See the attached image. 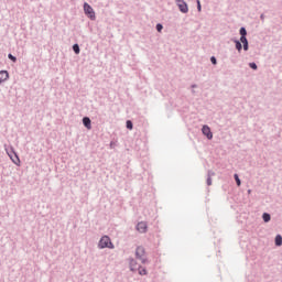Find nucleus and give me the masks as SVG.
Listing matches in <instances>:
<instances>
[{
    "label": "nucleus",
    "instance_id": "obj_1",
    "mask_svg": "<svg viewBox=\"0 0 282 282\" xmlns=\"http://www.w3.org/2000/svg\"><path fill=\"white\" fill-rule=\"evenodd\" d=\"M99 248H110L113 249V243L109 236H104L99 241Z\"/></svg>",
    "mask_w": 282,
    "mask_h": 282
},
{
    "label": "nucleus",
    "instance_id": "obj_2",
    "mask_svg": "<svg viewBox=\"0 0 282 282\" xmlns=\"http://www.w3.org/2000/svg\"><path fill=\"white\" fill-rule=\"evenodd\" d=\"M84 11L88 19H91L93 21L94 19H96V12H94V8H91L89 3L87 2L84 3Z\"/></svg>",
    "mask_w": 282,
    "mask_h": 282
},
{
    "label": "nucleus",
    "instance_id": "obj_3",
    "mask_svg": "<svg viewBox=\"0 0 282 282\" xmlns=\"http://www.w3.org/2000/svg\"><path fill=\"white\" fill-rule=\"evenodd\" d=\"M246 34H248V32L246 31V28H241L240 29V42L243 44V50L245 52H248V39H246Z\"/></svg>",
    "mask_w": 282,
    "mask_h": 282
},
{
    "label": "nucleus",
    "instance_id": "obj_4",
    "mask_svg": "<svg viewBox=\"0 0 282 282\" xmlns=\"http://www.w3.org/2000/svg\"><path fill=\"white\" fill-rule=\"evenodd\" d=\"M176 4L183 14H186L188 12V4L185 3L184 0H176Z\"/></svg>",
    "mask_w": 282,
    "mask_h": 282
},
{
    "label": "nucleus",
    "instance_id": "obj_5",
    "mask_svg": "<svg viewBox=\"0 0 282 282\" xmlns=\"http://www.w3.org/2000/svg\"><path fill=\"white\" fill-rule=\"evenodd\" d=\"M144 253H145V251H144L143 247L137 248L135 256L138 259H141L142 263L147 262V260L144 259Z\"/></svg>",
    "mask_w": 282,
    "mask_h": 282
},
{
    "label": "nucleus",
    "instance_id": "obj_6",
    "mask_svg": "<svg viewBox=\"0 0 282 282\" xmlns=\"http://www.w3.org/2000/svg\"><path fill=\"white\" fill-rule=\"evenodd\" d=\"M202 131L203 135H206L207 140H213V132L210 131V127L204 126Z\"/></svg>",
    "mask_w": 282,
    "mask_h": 282
},
{
    "label": "nucleus",
    "instance_id": "obj_7",
    "mask_svg": "<svg viewBox=\"0 0 282 282\" xmlns=\"http://www.w3.org/2000/svg\"><path fill=\"white\" fill-rule=\"evenodd\" d=\"M8 78H10L8 70H0V84L6 83Z\"/></svg>",
    "mask_w": 282,
    "mask_h": 282
},
{
    "label": "nucleus",
    "instance_id": "obj_8",
    "mask_svg": "<svg viewBox=\"0 0 282 282\" xmlns=\"http://www.w3.org/2000/svg\"><path fill=\"white\" fill-rule=\"evenodd\" d=\"M147 223H144V221H141V223H139L138 225H137V230L139 231V232H147Z\"/></svg>",
    "mask_w": 282,
    "mask_h": 282
},
{
    "label": "nucleus",
    "instance_id": "obj_9",
    "mask_svg": "<svg viewBox=\"0 0 282 282\" xmlns=\"http://www.w3.org/2000/svg\"><path fill=\"white\" fill-rule=\"evenodd\" d=\"M83 123L86 127V129H91V119H89V117H85L83 119Z\"/></svg>",
    "mask_w": 282,
    "mask_h": 282
},
{
    "label": "nucleus",
    "instance_id": "obj_10",
    "mask_svg": "<svg viewBox=\"0 0 282 282\" xmlns=\"http://www.w3.org/2000/svg\"><path fill=\"white\" fill-rule=\"evenodd\" d=\"M262 219H263V221H264L265 224H268V221H270V219H271L270 214L264 213V214L262 215Z\"/></svg>",
    "mask_w": 282,
    "mask_h": 282
},
{
    "label": "nucleus",
    "instance_id": "obj_11",
    "mask_svg": "<svg viewBox=\"0 0 282 282\" xmlns=\"http://www.w3.org/2000/svg\"><path fill=\"white\" fill-rule=\"evenodd\" d=\"M275 246H282V237H281V235H278L275 237Z\"/></svg>",
    "mask_w": 282,
    "mask_h": 282
},
{
    "label": "nucleus",
    "instance_id": "obj_12",
    "mask_svg": "<svg viewBox=\"0 0 282 282\" xmlns=\"http://www.w3.org/2000/svg\"><path fill=\"white\" fill-rule=\"evenodd\" d=\"M73 50H74L75 54H80V46H78V44H75L73 46Z\"/></svg>",
    "mask_w": 282,
    "mask_h": 282
},
{
    "label": "nucleus",
    "instance_id": "obj_13",
    "mask_svg": "<svg viewBox=\"0 0 282 282\" xmlns=\"http://www.w3.org/2000/svg\"><path fill=\"white\" fill-rule=\"evenodd\" d=\"M241 48H242L241 42L236 41V50H238V52H241Z\"/></svg>",
    "mask_w": 282,
    "mask_h": 282
},
{
    "label": "nucleus",
    "instance_id": "obj_14",
    "mask_svg": "<svg viewBox=\"0 0 282 282\" xmlns=\"http://www.w3.org/2000/svg\"><path fill=\"white\" fill-rule=\"evenodd\" d=\"M235 180H236L237 186H241V180H239V175L235 174Z\"/></svg>",
    "mask_w": 282,
    "mask_h": 282
},
{
    "label": "nucleus",
    "instance_id": "obj_15",
    "mask_svg": "<svg viewBox=\"0 0 282 282\" xmlns=\"http://www.w3.org/2000/svg\"><path fill=\"white\" fill-rule=\"evenodd\" d=\"M139 274H141V276H144L147 274V269L139 268Z\"/></svg>",
    "mask_w": 282,
    "mask_h": 282
},
{
    "label": "nucleus",
    "instance_id": "obj_16",
    "mask_svg": "<svg viewBox=\"0 0 282 282\" xmlns=\"http://www.w3.org/2000/svg\"><path fill=\"white\" fill-rule=\"evenodd\" d=\"M127 129H133V122H131V120L127 121Z\"/></svg>",
    "mask_w": 282,
    "mask_h": 282
},
{
    "label": "nucleus",
    "instance_id": "obj_17",
    "mask_svg": "<svg viewBox=\"0 0 282 282\" xmlns=\"http://www.w3.org/2000/svg\"><path fill=\"white\" fill-rule=\"evenodd\" d=\"M8 58H10V61H12L13 63H17V57H14L12 54H9Z\"/></svg>",
    "mask_w": 282,
    "mask_h": 282
},
{
    "label": "nucleus",
    "instance_id": "obj_18",
    "mask_svg": "<svg viewBox=\"0 0 282 282\" xmlns=\"http://www.w3.org/2000/svg\"><path fill=\"white\" fill-rule=\"evenodd\" d=\"M197 10L198 12H202V2L197 0Z\"/></svg>",
    "mask_w": 282,
    "mask_h": 282
},
{
    "label": "nucleus",
    "instance_id": "obj_19",
    "mask_svg": "<svg viewBox=\"0 0 282 282\" xmlns=\"http://www.w3.org/2000/svg\"><path fill=\"white\" fill-rule=\"evenodd\" d=\"M207 185L213 186V178H210V176H208V178H207Z\"/></svg>",
    "mask_w": 282,
    "mask_h": 282
},
{
    "label": "nucleus",
    "instance_id": "obj_20",
    "mask_svg": "<svg viewBox=\"0 0 282 282\" xmlns=\"http://www.w3.org/2000/svg\"><path fill=\"white\" fill-rule=\"evenodd\" d=\"M156 30H158V32H162V30H163L162 24H156Z\"/></svg>",
    "mask_w": 282,
    "mask_h": 282
},
{
    "label": "nucleus",
    "instance_id": "obj_21",
    "mask_svg": "<svg viewBox=\"0 0 282 282\" xmlns=\"http://www.w3.org/2000/svg\"><path fill=\"white\" fill-rule=\"evenodd\" d=\"M210 62L213 63V65H217V58H215V56L210 58Z\"/></svg>",
    "mask_w": 282,
    "mask_h": 282
},
{
    "label": "nucleus",
    "instance_id": "obj_22",
    "mask_svg": "<svg viewBox=\"0 0 282 282\" xmlns=\"http://www.w3.org/2000/svg\"><path fill=\"white\" fill-rule=\"evenodd\" d=\"M133 265H135V261L132 260V261L130 262V268H131L132 271L135 270V268H134Z\"/></svg>",
    "mask_w": 282,
    "mask_h": 282
},
{
    "label": "nucleus",
    "instance_id": "obj_23",
    "mask_svg": "<svg viewBox=\"0 0 282 282\" xmlns=\"http://www.w3.org/2000/svg\"><path fill=\"white\" fill-rule=\"evenodd\" d=\"M249 67H251V69H257V65L254 63H250Z\"/></svg>",
    "mask_w": 282,
    "mask_h": 282
},
{
    "label": "nucleus",
    "instance_id": "obj_24",
    "mask_svg": "<svg viewBox=\"0 0 282 282\" xmlns=\"http://www.w3.org/2000/svg\"><path fill=\"white\" fill-rule=\"evenodd\" d=\"M13 162H14V164H19V162H21V161L19 160V156H18V155H15V160H13Z\"/></svg>",
    "mask_w": 282,
    "mask_h": 282
},
{
    "label": "nucleus",
    "instance_id": "obj_25",
    "mask_svg": "<svg viewBox=\"0 0 282 282\" xmlns=\"http://www.w3.org/2000/svg\"><path fill=\"white\" fill-rule=\"evenodd\" d=\"M12 162H14L15 159L11 158Z\"/></svg>",
    "mask_w": 282,
    "mask_h": 282
},
{
    "label": "nucleus",
    "instance_id": "obj_26",
    "mask_svg": "<svg viewBox=\"0 0 282 282\" xmlns=\"http://www.w3.org/2000/svg\"><path fill=\"white\" fill-rule=\"evenodd\" d=\"M248 193H251V191L249 189Z\"/></svg>",
    "mask_w": 282,
    "mask_h": 282
}]
</instances>
